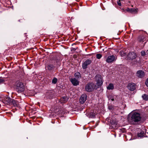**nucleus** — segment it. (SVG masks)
<instances>
[{"label":"nucleus","mask_w":148,"mask_h":148,"mask_svg":"<svg viewBox=\"0 0 148 148\" xmlns=\"http://www.w3.org/2000/svg\"><path fill=\"white\" fill-rule=\"evenodd\" d=\"M58 81V79L56 77H54L52 80V83L54 84H56Z\"/></svg>","instance_id":"23"},{"label":"nucleus","mask_w":148,"mask_h":148,"mask_svg":"<svg viewBox=\"0 0 148 148\" xmlns=\"http://www.w3.org/2000/svg\"><path fill=\"white\" fill-rule=\"evenodd\" d=\"M108 90H113L114 88V85L113 84L110 83L107 87Z\"/></svg>","instance_id":"16"},{"label":"nucleus","mask_w":148,"mask_h":148,"mask_svg":"<svg viewBox=\"0 0 148 148\" xmlns=\"http://www.w3.org/2000/svg\"><path fill=\"white\" fill-rule=\"evenodd\" d=\"M112 101H114V99H112Z\"/></svg>","instance_id":"28"},{"label":"nucleus","mask_w":148,"mask_h":148,"mask_svg":"<svg viewBox=\"0 0 148 148\" xmlns=\"http://www.w3.org/2000/svg\"><path fill=\"white\" fill-rule=\"evenodd\" d=\"M96 56L97 58L100 59L102 57V55L100 54H97L96 55Z\"/></svg>","instance_id":"24"},{"label":"nucleus","mask_w":148,"mask_h":148,"mask_svg":"<svg viewBox=\"0 0 148 148\" xmlns=\"http://www.w3.org/2000/svg\"><path fill=\"white\" fill-rule=\"evenodd\" d=\"M142 98L143 99L147 101L148 100V96L147 95L144 94L142 96Z\"/></svg>","instance_id":"20"},{"label":"nucleus","mask_w":148,"mask_h":148,"mask_svg":"<svg viewBox=\"0 0 148 148\" xmlns=\"http://www.w3.org/2000/svg\"><path fill=\"white\" fill-rule=\"evenodd\" d=\"M145 75L144 72L142 70H139L136 73V75L139 78H142Z\"/></svg>","instance_id":"6"},{"label":"nucleus","mask_w":148,"mask_h":148,"mask_svg":"<svg viewBox=\"0 0 148 148\" xmlns=\"http://www.w3.org/2000/svg\"><path fill=\"white\" fill-rule=\"evenodd\" d=\"M16 89L18 93L23 92L24 90L23 84L22 82H18L16 85Z\"/></svg>","instance_id":"2"},{"label":"nucleus","mask_w":148,"mask_h":148,"mask_svg":"<svg viewBox=\"0 0 148 148\" xmlns=\"http://www.w3.org/2000/svg\"><path fill=\"white\" fill-rule=\"evenodd\" d=\"M116 60V58L115 56L114 55H111L108 57L106 61L108 63H110L113 62Z\"/></svg>","instance_id":"5"},{"label":"nucleus","mask_w":148,"mask_h":148,"mask_svg":"<svg viewBox=\"0 0 148 148\" xmlns=\"http://www.w3.org/2000/svg\"><path fill=\"white\" fill-rule=\"evenodd\" d=\"M138 39L140 42H143L146 40L145 38L143 36H140L138 38Z\"/></svg>","instance_id":"17"},{"label":"nucleus","mask_w":148,"mask_h":148,"mask_svg":"<svg viewBox=\"0 0 148 148\" xmlns=\"http://www.w3.org/2000/svg\"><path fill=\"white\" fill-rule=\"evenodd\" d=\"M12 99L9 97H6L4 100V103L10 104V103Z\"/></svg>","instance_id":"14"},{"label":"nucleus","mask_w":148,"mask_h":148,"mask_svg":"<svg viewBox=\"0 0 148 148\" xmlns=\"http://www.w3.org/2000/svg\"><path fill=\"white\" fill-rule=\"evenodd\" d=\"M46 69L49 71H51L54 68V66L52 64H49L46 67Z\"/></svg>","instance_id":"15"},{"label":"nucleus","mask_w":148,"mask_h":148,"mask_svg":"<svg viewBox=\"0 0 148 148\" xmlns=\"http://www.w3.org/2000/svg\"><path fill=\"white\" fill-rule=\"evenodd\" d=\"M94 86V84L92 83H88L86 86V90L87 92H91L93 90Z\"/></svg>","instance_id":"3"},{"label":"nucleus","mask_w":148,"mask_h":148,"mask_svg":"<svg viewBox=\"0 0 148 148\" xmlns=\"http://www.w3.org/2000/svg\"><path fill=\"white\" fill-rule=\"evenodd\" d=\"M91 62V60H87L82 64V67L84 69L87 68V66L90 64Z\"/></svg>","instance_id":"7"},{"label":"nucleus","mask_w":148,"mask_h":148,"mask_svg":"<svg viewBox=\"0 0 148 148\" xmlns=\"http://www.w3.org/2000/svg\"><path fill=\"white\" fill-rule=\"evenodd\" d=\"M69 98L67 96H64L61 98L60 101L62 103H64L68 100Z\"/></svg>","instance_id":"12"},{"label":"nucleus","mask_w":148,"mask_h":148,"mask_svg":"<svg viewBox=\"0 0 148 148\" xmlns=\"http://www.w3.org/2000/svg\"><path fill=\"white\" fill-rule=\"evenodd\" d=\"M87 96L86 94H84L82 95L79 99V102L82 104L84 103L87 99Z\"/></svg>","instance_id":"9"},{"label":"nucleus","mask_w":148,"mask_h":148,"mask_svg":"<svg viewBox=\"0 0 148 148\" xmlns=\"http://www.w3.org/2000/svg\"><path fill=\"white\" fill-rule=\"evenodd\" d=\"M141 119V117L139 113L134 112L131 116V123L132 124H135L140 120Z\"/></svg>","instance_id":"1"},{"label":"nucleus","mask_w":148,"mask_h":148,"mask_svg":"<svg viewBox=\"0 0 148 148\" xmlns=\"http://www.w3.org/2000/svg\"><path fill=\"white\" fill-rule=\"evenodd\" d=\"M96 80L97 82V84L98 86H100L102 85L103 82L101 76L99 75H96Z\"/></svg>","instance_id":"4"},{"label":"nucleus","mask_w":148,"mask_h":148,"mask_svg":"<svg viewBox=\"0 0 148 148\" xmlns=\"http://www.w3.org/2000/svg\"><path fill=\"white\" fill-rule=\"evenodd\" d=\"M117 3L119 6H121V4L120 0H119V1L117 2Z\"/></svg>","instance_id":"25"},{"label":"nucleus","mask_w":148,"mask_h":148,"mask_svg":"<svg viewBox=\"0 0 148 148\" xmlns=\"http://www.w3.org/2000/svg\"><path fill=\"white\" fill-rule=\"evenodd\" d=\"M75 76L76 78H78L80 77V74L78 72H77L75 73Z\"/></svg>","instance_id":"22"},{"label":"nucleus","mask_w":148,"mask_h":148,"mask_svg":"<svg viewBox=\"0 0 148 148\" xmlns=\"http://www.w3.org/2000/svg\"><path fill=\"white\" fill-rule=\"evenodd\" d=\"M136 57V54L134 52H131L129 53L127 55V59L132 60L134 59Z\"/></svg>","instance_id":"8"},{"label":"nucleus","mask_w":148,"mask_h":148,"mask_svg":"<svg viewBox=\"0 0 148 148\" xmlns=\"http://www.w3.org/2000/svg\"><path fill=\"white\" fill-rule=\"evenodd\" d=\"M127 88L130 90L133 91L136 88L135 85L134 83H130L128 84Z\"/></svg>","instance_id":"11"},{"label":"nucleus","mask_w":148,"mask_h":148,"mask_svg":"<svg viewBox=\"0 0 148 148\" xmlns=\"http://www.w3.org/2000/svg\"><path fill=\"white\" fill-rule=\"evenodd\" d=\"M125 10L128 12H130L131 13L137 12V10L134 8H127Z\"/></svg>","instance_id":"13"},{"label":"nucleus","mask_w":148,"mask_h":148,"mask_svg":"<svg viewBox=\"0 0 148 148\" xmlns=\"http://www.w3.org/2000/svg\"><path fill=\"white\" fill-rule=\"evenodd\" d=\"M144 135V132H141L140 133L138 134V137L142 138Z\"/></svg>","instance_id":"21"},{"label":"nucleus","mask_w":148,"mask_h":148,"mask_svg":"<svg viewBox=\"0 0 148 148\" xmlns=\"http://www.w3.org/2000/svg\"><path fill=\"white\" fill-rule=\"evenodd\" d=\"M141 53L142 56H144L145 55V52L144 51H142L141 52Z\"/></svg>","instance_id":"26"},{"label":"nucleus","mask_w":148,"mask_h":148,"mask_svg":"<svg viewBox=\"0 0 148 148\" xmlns=\"http://www.w3.org/2000/svg\"><path fill=\"white\" fill-rule=\"evenodd\" d=\"M145 84L147 87H148V78L147 79L145 82Z\"/></svg>","instance_id":"27"},{"label":"nucleus","mask_w":148,"mask_h":148,"mask_svg":"<svg viewBox=\"0 0 148 148\" xmlns=\"http://www.w3.org/2000/svg\"><path fill=\"white\" fill-rule=\"evenodd\" d=\"M7 80V79L5 78L0 77V84L3 83L4 82L6 81Z\"/></svg>","instance_id":"19"},{"label":"nucleus","mask_w":148,"mask_h":148,"mask_svg":"<svg viewBox=\"0 0 148 148\" xmlns=\"http://www.w3.org/2000/svg\"><path fill=\"white\" fill-rule=\"evenodd\" d=\"M11 102V103L14 106H17L19 104L18 102L17 101L14 100L13 99H12Z\"/></svg>","instance_id":"18"},{"label":"nucleus","mask_w":148,"mask_h":148,"mask_svg":"<svg viewBox=\"0 0 148 148\" xmlns=\"http://www.w3.org/2000/svg\"><path fill=\"white\" fill-rule=\"evenodd\" d=\"M70 81L74 86H76L79 84V82L75 78H71L70 79Z\"/></svg>","instance_id":"10"}]
</instances>
